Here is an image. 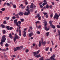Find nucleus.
<instances>
[{"instance_id":"48","label":"nucleus","mask_w":60,"mask_h":60,"mask_svg":"<svg viewBox=\"0 0 60 60\" xmlns=\"http://www.w3.org/2000/svg\"><path fill=\"white\" fill-rule=\"evenodd\" d=\"M58 32L59 33V35H60V31L58 30Z\"/></svg>"},{"instance_id":"45","label":"nucleus","mask_w":60,"mask_h":60,"mask_svg":"<svg viewBox=\"0 0 60 60\" xmlns=\"http://www.w3.org/2000/svg\"><path fill=\"white\" fill-rule=\"evenodd\" d=\"M28 51H29V50H28L27 49H26V53H27L28 52Z\"/></svg>"},{"instance_id":"62","label":"nucleus","mask_w":60,"mask_h":60,"mask_svg":"<svg viewBox=\"0 0 60 60\" xmlns=\"http://www.w3.org/2000/svg\"><path fill=\"white\" fill-rule=\"evenodd\" d=\"M20 47L21 49H23V46H20Z\"/></svg>"},{"instance_id":"63","label":"nucleus","mask_w":60,"mask_h":60,"mask_svg":"<svg viewBox=\"0 0 60 60\" xmlns=\"http://www.w3.org/2000/svg\"><path fill=\"white\" fill-rule=\"evenodd\" d=\"M50 51H52V48H51L50 49Z\"/></svg>"},{"instance_id":"56","label":"nucleus","mask_w":60,"mask_h":60,"mask_svg":"<svg viewBox=\"0 0 60 60\" xmlns=\"http://www.w3.org/2000/svg\"><path fill=\"white\" fill-rule=\"evenodd\" d=\"M30 29H31V30H32L33 29V28H32V27H30Z\"/></svg>"},{"instance_id":"46","label":"nucleus","mask_w":60,"mask_h":60,"mask_svg":"<svg viewBox=\"0 0 60 60\" xmlns=\"http://www.w3.org/2000/svg\"><path fill=\"white\" fill-rule=\"evenodd\" d=\"M41 17L39 16L38 18V19L39 20H41Z\"/></svg>"},{"instance_id":"7","label":"nucleus","mask_w":60,"mask_h":60,"mask_svg":"<svg viewBox=\"0 0 60 60\" xmlns=\"http://www.w3.org/2000/svg\"><path fill=\"white\" fill-rule=\"evenodd\" d=\"M34 3H31L30 7V8L31 9L33 8V7H34Z\"/></svg>"},{"instance_id":"31","label":"nucleus","mask_w":60,"mask_h":60,"mask_svg":"<svg viewBox=\"0 0 60 60\" xmlns=\"http://www.w3.org/2000/svg\"><path fill=\"white\" fill-rule=\"evenodd\" d=\"M40 60H43V57H42L39 59Z\"/></svg>"},{"instance_id":"61","label":"nucleus","mask_w":60,"mask_h":60,"mask_svg":"<svg viewBox=\"0 0 60 60\" xmlns=\"http://www.w3.org/2000/svg\"><path fill=\"white\" fill-rule=\"evenodd\" d=\"M9 19H10V18H9V17H8L6 19H7V20H9Z\"/></svg>"},{"instance_id":"33","label":"nucleus","mask_w":60,"mask_h":60,"mask_svg":"<svg viewBox=\"0 0 60 60\" xmlns=\"http://www.w3.org/2000/svg\"><path fill=\"white\" fill-rule=\"evenodd\" d=\"M49 32H47L46 33V34H47V35H46L47 36H49Z\"/></svg>"},{"instance_id":"13","label":"nucleus","mask_w":60,"mask_h":60,"mask_svg":"<svg viewBox=\"0 0 60 60\" xmlns=\"http://www.w3.org/2000/svg\"><path fill=\"white\" fill-rule=\"evenodd\" d=\"M24 33L23 34V37H26V31H24Z\"/></svg>"},{"instance_id":"27","label":"nucleus","mask_w":60,"mask_h":60,"mask_svg":"<svg viewBox=\"0 0 60 60\" xmlns=\"http://www.w3.org/2000/svg\"><path fill=\"white\" fill-rule=\"evenodd\" d=\"M1 26H2L3 28H4V27H5V26H4V25L2 24L1 25Z\"/></svg>"},{"instance_id":"47","label":"nucleus","mask_w":60,"mask_h":60,"mask_svg":"<svg viewBox=\"0 0 60 60\" xmlns=\"http://www.w3.org/2000/svg\"><path fill=\"white\" fill-rule=\"evenodd\" d=\"M30 11L31 12H33V11H34V10L33 9H30Z\"/></svg>"},{"instance_id":"58","label":"nucleus","mask_w":60,"mask_h":60,"mask_svg":"<svg viewBox=\"0 0 60 60\" xmlns=\"http://www.w3.org/2000/svg\"><path fill=\"white\" fill-rule=\"evenodd\" d=\"M52 5H54V4H55L53 2H52Z\"/></svg>"},{"instance_id":"11","label":"nucleus","mask_w":60,"mask_h":60,"mask_svg":"<svg viewBox=\"0 0 60 60\" xmlns=\"http://www.w3.org/2000/svg\"><path fill=\"white\" fill-rule=\"evenodd\" d=\"M8 37H10L11 39H12V38H13V37L11 34H9V35L8 36Z\"/></svg>"},{"instance_id":"22","label":"nucleus","mask_w":60,"mask_h":60,"mask_svg":"<svg viewBox=\"0 0 60 60\" xmlns=\"http://www.w3.org/2000/svg\"><path fill=\"white\" fill-rule=\"evenodd\" d=\"M15 16H17L16 17H17L18 19H19V15H18V14H16L15 15Z\"/></svg>"},{"instance_id":"51","label":"nucleus","mask_w":60,"mask_h":60,"mask_svg":"<svg viewBox=\"0 0 60 60\" xmlns=\"http://www.w3.org/2000/svg\"><path fill=\"white\" fill-rule=\"evenodd\" d=\"M43 2L44 3H46L47 2V0H44L43 1Z\"/></svg>"},{"instance_id":"52","label":"nucleus","mask_w":60,"mask_h":60,"mask_svg":"<svg viewBox=\"0 0 60 60\" xmlns=\"http://www.w3.org/2000/svg\"><path fill=\"white\" fill-rule=\"evenodd\" d=\"M3 23L4 24H6V21L5 20L4 22Z\"/></svg>"},{"instance_id":"50","label":"nucleus","mask_w":60,"mask_h":60,"mask_svg":"<svg viewBox=\"0 0 60 60\" xmlns=\"http://www.w3.org/2000/svg\"><path fill=\"white\" fill-rule=\"evenodd\" d=\"M15 18V16H14L13 17H12V19H14Z\"/></svg>"},{"instance_id":"37","label":"nucleus","mask_w":60,"mask_h":60,"mask_svg":"<svg viewBox=\"0 0 60 60\" xmlns=\"http://www.w3.org/2000/svg\"><path fill=\"white\" fill-rule=\"evenodd\" d=\"M40 52V50H38V51L37 52V54H39V53Z\"/></svg>"},{"instance_id":"38","label":"nucleus","mask_w":60,"mask_h":60,"mask_svg":"<svg viewBox=\"0 0 60 60\" xmlns=\"http://www.w3.org/2000/svg\"><path fill=\"white\" fill-rule=\"evenodd\" d=\"M49 5L48 4H47L46 5V8H47L48 9V8H49Z\"/></svg>"},{"instance_id":"8","label":"nucleus","mask_w":60,"mask_h":60,"mask_svg":"<svg viewBox=\"0 0 60 60\" xmlns=\"http://www.w3.org/2000/svg\"><path fill=\"white\" fill-rule=\"evenodd\" d=\"M18 14L19 15H20V16H23V14H24V13L22 12H20Z\"/></svg>"},{"instance_id":"20","label":"nucleus","mask_w":60,"mask_h":60,"mask_svg":"<svg viewBox=\"0 0 60 60\" xmlns=\"http://www.w3.org/2000/svg\"><path fill=\"white\" fill-rule=\"evenodd\" d=\"M33 54L34 55V56H35L36 55H37V53H36V52H33Z\"/></svg>"},{"instance_id":"35","label":"nucleus","mask_w":60,"mask_h":60,"mask_svg":"<svg viewBox=\"0 0 60 60\" xmlns=\"http://www.w3.org/2000/svg\"><path fill=\"white\" fill-rule=\"evenodd\" d=\"M14 51L15 52V51H16L17 50V49L16 48H14Z\"/></svg>"},{"instance_id":"23","label":"nucleus","mask_w":60,"mask_h":60,"mask_svg":"<svg viewBox=\"0 0 60 60\" xmlns=\"http://www.w3.org/2000/svg\"><path fill=\"white\" fill-rule=\"evenodd\" d=\"M13 7H14V8H15H15H16V6L15 4H14L13 5Z\"/></svg>"},{"instance_id":"60","label":"nucleus","mask_w":60,"mask_h":60,"mask_svg":"<svg viewBox=\"0 0 60 60\" xmlns=\"http://www.w3.org/2000/svg\"><path fill=\"white\" fill-rule=\"evenodd\" d=\"M41 27V26H39L38 27V29L40 28Z\"/></svg>"},{"instance_id":"55","label":"nucleus","mask_w":60,"mask_h":60,"mask_svg":"<svg viewBox=\"0 0 60 60\" xmlns=\"http://www.w3.org/2000/svg\"><path fill=\"white\" fill-rule=\"evenodd\" d=\"M52 17H53V15L51 14L50 15V17H51V18H52Z\"/></svg>"},{"instance_id":"42","label":"nucleus","mask_w":60,"mask_h":60,"mask_svg":"<svg viewBox=\"0 0 60 60\" xmlns=\"http://www.w3.org/2000/svg\"><path fill=\"white\" fill-rule=\"evenodd\" d=\"M13 29V28L12 27H10L9 28V30H12Z\"/></svg>"},{"instance_id":"36","label":"nucleus","mask_w":60,"mask_h":60,"mask_svg":"<svg viewBox=\"0 0 60 60\" xmlns=\"http://www.w3.org/2000/svg\"><path fill=\"white\" fill-rule=\"evenodd\" d=\"M5 10V8H2L1 10V11H4Z\"/></svg>"},{"instance_id":"1","label":"nucleus","mask_w":60,"mask_h":60,"mask_svg":"<svg viewBox=\"0 0 60 60\" xmlns=\"http://www.w3.org/2000/svg\"><path fill=\"white\" fill-rule=\"evenodd\" d=\"M14 21L15 24L17 26L19 27L20 26L19 25V24H18V22H17V21H18V20L17 19L14 20Z\"/></svg>"},{"instance_id":"17","label":"nucleus","mask_w":60,"mask_h":60,"mask_svg":"<svg viewBox=\"0 0 60 60\" xmlns=\"http://www.w3.org/2000/svg\"><path fill=\"white\" fill-rule=\"evenodd\" d=\"M48 4V3L47 2L43 3L42 4V5L43 6H44L45 5H46V4Z\"/></svg>"},{"instance_id":"25","label":"nucleus","mask_w":60,"mask_h":60,"mask_svg":"<svg viewBox=\"0 0 60 60\" xmlns=\"http://www.w3.org/2000/svg\"><path fill=\"white\" fill-rule=\"evenodd\" d=\"M0 44L1 46H2H2H3V42H0Z\"/></svg>"},{"instance_id":"26","label":"nucleus","mask_w":60,"mask_h":60,"mask_svg":"<svg viewBox=\"0 0 60 60\" xmlns=\"http://www.w3.org/2000/svg\"><path fill=\"white\" fill-rule=\"evenodd\" d=\"M16 49H17V50H19V49H20V47H16Z\"/></svg>"},{"instance_id":"2","label":"nucleus","mask_w":60,"mask_h":60,"mask_svg":"<svg viewBox=\"0 0 60 60\" xmlns=\"http://www.w3.org/2000/svg\"><path fill=\"white\" fill-rule=\"evenodd\" d=\"M6 36L5 35H4L2 37V39L1 40V42H4L6 40V38H5Z\"/></svg>"},{"instance_id":"28","label":"nucleus","mask_w":60,"mask_h":60,"mask_svg":"<svg viewBox=\"0 0 60 60\" xmlns=\"http://www.w3.org/2000/svg\"><path fill=\"white\" fill-rule=\"evenodd\" d=\"M4 57L5 58L7 59V58H8L7 56L6 55H4Z\"/></svg>"},{"instance_id":"43","label":"nucleus","mask_w":60,"mask_h":60,"mask_svg":"<svg viewBox=\"0 0 60 60\" xmlns=\"http://www.w3.org/2000/svg\"><path fill=\"white\" fill-rule=\"evenodd\" d=\"M44 29L45 30H46L47 29V26H45Z\"/></svg>"},{"instance_id":"54","label":"nucleus","mask_w":60,"mask_h":60,"mask_svg":"<svg viewBox=\"0 0 60 60\" xmlns=\"http://www.w3.org/2000/svg\"><path fill=\"white\" fill-rule=\"evenodd\" d=\"M2 51H4L5 52L6 51V49H4L2 50Z\"/></svg>"},{"instance_id":"15","label":"nucleus","mask_w":60,"mask_h":60,"mask_svg":"<svg viewBox=\"0 0 60 60\" xmlns=\"http://www.w3.org/2000/svg\"><path fill=\"white\" fill-rule=\"evenodd\" d=\"M33 33H31L29 34V36L30 37H32L33 36Z\"/></svg>"},{"instance_id":"12","label":"nucleus","mask_w":60,"mask_h":60,"mask_svg":"<svg viewBox=\"0 0 60 60\" xmlns=\"http://www.w3.org/2000/svg\"><path fill=\"white\" fill-rule=\"evenodd\" d=\"M51 26V27H52L53 28V29H55V28H56V27L55 26H54L53 25V24H52V25H51V26Z\"/></svg>"},{"instance_id":"19","label":"nucleus","mask_w":60,"mask_h":60,"mask_svg":"<svg viewBox=\"0 0 60 60\" xmlns=\"http://www.w3.org/2000/svg\"><path fill=\"white\" fill-rule=\"evenodd\" d=\"M18 24H19V25H21V21H19L18 22Z\"/></svg>"},{"instance_id":"64","label":"nucleus","mask_w":60,"mask_h":60,"mask_svg":"<svg viewBox=\"0 0 60 60\" xmlns=\"http://www.w3.org/2000/svg\"><path fill=\"white\" fill-rule=\"evenodd\" d=\"M52 59L53 60H56V59H55L54 58H52Z\"/></svg>"},{"instance_id":"57","label":"nucleus","mask_w":60,"mask_h":60,"mask_svg":"<svg viewBox=\"0 0 60 60\" xmlns=\"http://www.w3.org/2000/svg\"><path fill=\"white\" fill-rule=\"evenodd\" d=\"M40 7H41V8H42L43 7V6H42V5H41L40 6Z\"/></svg>"},{"instance_id":"39","label":"nucleus","mask_w":60,"mask_h":60,"mask_svg":"<svg viewBox=\"0 0 60 60\" xmlns=\"http://www.w3.org/2000/svg\"><path fill=\"white\" fill-rule=\"evenodd\" d=\"M43 13L44 14V16L46 15H48V13H47L43 12Z\"/></svg>"},{"instance_id":"10","label":"nucleus","mask_w":60,"mask_h":60,"mask_svg":"<svg viewBox=\"0 0 60 60\" xmlns=\"http://www.w3.org/2000/svg\"><path fill=\"white\" fill-rule=\"evenodd\" d=\"M56 57V55H55L53 54L52 56L51 57L50 59H52V58H55Z\"/></svg>"},{"instance_id":"29","label":"nucleus","mask_w":60,"mask_h":60,"mask_svg":"<svg viewBox=\"0 0 60 60\" xmlns=\"http://www.w3.org/2000/svg\"><path fill=\"white\" fill-rule=\"evenodd\" d=\"M6 4L8 6H10V4L8 3H7Z\"/></svg>"},{"instance_id":"40","label":"nucleus","mask_w":60,"mask_h":60,"mask_svg":"<svg viewBox=\"0 0 60 60\" xmlns=\"http://www.w3.org/2000/svg\"><path fill=\"white\" fill-rule=\"evenodd\" d=\"M5 47H8L9 46V44H6L5 45Z\"/></svg>"},{"instance_id":"5","label":"nucleus","mask_w":60,"mask_h":60,"mask_svg":"<svg viewBox=\"0 0 60 60\" xmlns=\"http://www.w3.org/2000/svg\"><path fill=\"white\" fill-rule=\"evenodd\" d=\"M59 17V15H57V14L56 13L55 14V15H54V19H55L56 18V19H58V18Z\"/></svg>"},{"instance_id":"30","label":"nucleus","mask_w":60,"mask_h":60,"mask_svg":"<svg viewBox=\"0 0 60 60\" xmlns=\"http://www.w3.org/2000/svg\"><path fill=\"white\" fill-rule=\"evenodd\" d=\"M49 23L50 24V26H51V25L53 24H52V22H51V21H49Z\"/></svg>"},{"instance_id":"6","label":"nucleus","mask_w":60,"mask_h":60,"mask_svg":"<svg viewBox=\"0 0 60 60\" xmlns=\"http://www.w3.org/2000/svg\"><path fill=\"white\" fill-rule=\"evenodd\" d=\"M41 40L42 41L41 43L42 45H43V46H45V44H46V42L45 41H43V39L42 38H41Z\"/></svg>"},{"instance_id":"16","label":"nucleus","mask_w":60,"mask_h":60,"mask_svg":"<svg viewBox=\"0 0 60 60\" xmlns=\"http://www.w3.org/2000/svg\"><path fill=\"white\" fill-rule=\"evenodd\" d=\"M38 46L39 47H40L41 46V41H40L39 42V44H38Z\"/></svg>"},{"instance_id":"53","label":"nucleus","mask_w":60,"mask_h":60,"mask_svg":"<svg viewBox=\"0 0 60 60\" xmlns=\"http://www.w3.org/2000/svg\"><path fill=\"white\" fill-rule=\"evenodd\" d=\"M32 45L33 46H35V44L33 43L32 44Z\"/></svg>"},{"instance_id":"21","label":"nucleus","mask_w":60,"mask_h":60,"mask_svg":"<svg viewBox=\"0 0 60 60\" xmlns=\"http://www.w3.org/2000/svg\"><path fill=\"white\" fill-rule=\"evenodd\" d=\"M3 34H4L5 33H6V31L5 30H4L3 31Z\"/></svg>"},{"instance_id":"18","label":"nucleus","mask_w":60,"mask_h":60,"mask_svg":"<svg viewBox=\"0 0 60 60\" xmlns=\"http://www.w3.org/2000/svg\"><path fill=\"white\" fill-rule=\"evenodd\" d=\"M9 27H10V26H7L6 27V28H7V29L8 30H9Z\"/></svg>"},{"instance_id":"24","label":"nucleus","mask_w":60,"mask_h":60,"mask_svg":"<svg viewBox=\"0 0 60 60\" xmlns=\"http://www.w3.org/2000/svg\"><path fill=\"white\" fill-rule=\"evenodd\" d=\"M39 16H40V14H38L37 16H35V18H38Z\"/></svg>"},{"instance_id":"4","label":"nucleus","mask_w":60,"mask_h":60,"mask_svg":"<svg viewBox=\"0 0 60 60\" xmlns=\"http://www.w3.org/2000/svg\"><path fill=\"white\" fill-rule=\"evenodd\" d=\"M25 12L24 13V15L25 16H28L29 14H30V10H28L27 12H26V11H25Z\"/></svg>"},{"instance_id":"41","label":"nucleus","mask_w":60,"mask_h":60,"mask_svg":"<svg viewBox=\"0 0 60 60\" xmlns=\"http://www.w3.org/2000/svg\"><path fill=\"white\" fill-rule=\"evenodd\" d=\"M36 24H39L40 23V21H37L35 22Z\"/></svg>"},{"instance_id":"14","label":"nucleus","mask_w":60,"mask_h":60,"mask_svg":"<svg viewBox=\"0 0 60 60\" xmlns=\"http://www.w3.org/2000/svg\"><path fill=\"white\" fill-rule=\"evenodd\" d=\"M41 56L40 55V54L38 55H36L35 56V57H37V58H38L39 57H41Z\"/></svg>"},{"instance_id":"44","label":"nucleus","mask_w":60,"mask_h":60,"mask_svg":"<svg viewBox=\"0 0 60 60\" xmlns=\"http://www.w3.org/2000/svg\"><path fill=\"white\" fill-rule=\"evenodd\" d=\"M57 28H60V26L59 25H57Z\"/></svg>"},{"instance_id":"59","label":"nucleus","mask_w":60,"mask_h":60,"mask_svg":"<svg viewBox=\"0 0 60 60\" xmlns=\"http://www.w3.org/2000/svg\"><path fill=\"white\" fill-rule=\"evenodd\" d=\"M27 9H28V10H29V9H30L29 7L28 6L27 7Z\"/></svg>"},{"instance_id":"9","label":"nucleus","mask_w":60,"mask_h":60,"mask_svg":"<svg viewBox=\"0 0 60 60\" xmlns=\"http://www.w3.org/2000/svg\"><path fill=\"white\" fill-rule=\"evenodd\" d=\"M19 36H21V30L20 29H19Z\"/></svg>"},{"instance_id":"3","label":"nucleus","mask_w":60,"mask_h":60,"mask_svg":"<svg viewBox=\"0 0 60 60\" xmlns=\"http://www.w3.org/2000/svg\"><path fill=\"white\" fill-rule=\"evenodd\" d=\"M15 38H14L13 40H14V42H15L16 41V39H17V40H19V36H17V34H15Z\"/></svg>"},{"instance_id":"49","label":"nucleus","mask_w":60,"mask_h":60,"mask_svg":"<svg viewBox=\"0 0 60 60\" xmlns=\"http://www.w3.org/2000/svg\"><path fill=\"white\" fill-rule=\"evenodd\" d=\"M49 49V48L48 47L46 49H45V50H46V51H47L48 50V49Z\"/></svg>"},{"instance_id":"34","label":"nucleus","mask_w":60,"mask_h":60,"mask_svg":"<svg viewBox=\"0 0 60 60\" xmlns=\"http://www.w3.org/2000/svg\"><path fill=\"white\" fill-rule=\"evenodd\" d=\"M36 33L37 34H40V32L38 31H37Z\"/></svg>"},{"instance_id":"32","label":"nucleus","mask_w":60,"mask_h":60,"mask_svg":"<svg viewBox=\"0 0 60 60\" xmlns=\"http://www.w3.org/2000/svg\"><path fill=\"white\" fill-rule=\"evenodd\" d=\"M20 20H21V22H24V20L23 19H20Z\"/></svg>"}]
</instances>
